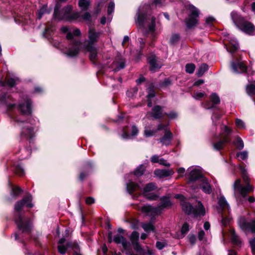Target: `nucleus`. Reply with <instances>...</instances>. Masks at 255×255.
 Masks as SVG:
<instances>
[{"mask_svg": "<svg viewBox=\"0 0 255 255\" xmlns=\"http://www.w3.org/2000/svg\"><path fill=\"white\" fill-rule=\"evenodd\" d=\"M149 10L150 6L148 4L140 6L136 13V23L141 27L146 26L152 40H154L157 35L155 32V17L150 15Z\"/></svg>", "mask_w": 255, "mask_h": 255, "instance_id": "1", "label": "nucleus"}, {"mask_svg": "<svg viewBox=\"0 0 255 255\" xmlns=\"http://www.w3.org/2000/svg\"><path fill=\"white\" fill-rule=\"evenodd\" d=\"M32 196L28 195L25 197L22 200L16 202L14 206V210L17 212L14 217L15 223L18 229L23 233L30 232L31 228V223L29 219H23L20 214L19 212L23 207L25 205L27 207L32 208L33 205L31 203Z\"/></svg>", "mask_w": 255, "mask_h": 255, "instance_id": "2", "label": "nucleus"}, {"mask_svg": "<svg viewBox=\"0 0 255 255\" xmlns=\"http://www.w3.org/2000/svg\"><path fill=\"white\" fill-rule=\"evenodd\" d=\"M240 170L242 174L243 180L247 184V186H242L240 179L235 181L233 187L234 195L237 200H239L241 197H246L248 193L253 190V187L249 184L250 179L247 175L246 169L245 167L240 166Z\"/></svg>", "mask_w": 255, "mask_h": 255, "instance_id": "3", "label": "nucleus"}, {"mask_svg": "<svg viewBox=\"0 0 255 255\" xmlns=\"http://www.w3.org/2000/svg\"><path fill=\"white\" fill-rule=\"evenodd\" d=\"M59 4L56 3L53 15V19L57 20H71L81 17V14L78 12H72V6L67 5L62 9H60Z\"/></svg>", "mask_w": 255, "mask_h": 255, "instance_id": "4", "label": "nucleus"}, {"mask_svg": "<svg viewBox=\"0 0 255 255\" xmlns=\"http://www.w3.org/2000/svg\"><path fill=\"white\" fill-rule=\"evenodd\" d=\"M230 15L233 23L237 28L249 35L255 34V27L251 22L246 20L235 11H232Z\"/></svg>", "mask_w": 255, "mask_h": 255, "instance_id": "5", "label": "nucleus"}, {"mask_svg": "<svg viewBox=\"0 0 255 255\" xmlns=\"http://www.w3.org/2000/svg\"><path fill=\"white\" fill-rule=\"evenodd\" d=\"M175 198L181 200V205L182 209L186 214H193L195 217L204 216L205 215V209L201 201L197 202V205L195 207H193L191 204L185 200L183 196L181 194H176Z\"/></svg>", "mask_w": 255, "mask_h": 255, "instance_id": "6", "label": "nucleus"}, {"mask_svg": "<svg viewBox=\"0 0 255 255\" xmlns=\"http://www.w3.org/2000/svg\"><path fill=\"white\" fill-rule=\"evenodd\" d=\"M160 203L158 207H153L150 205H144L143 206H138L137 209L140 210L147 215L154 217L160 214L161 210L164 208L170 207L171 203L169 197L166 196L162 197L160 199Z\"/></svg>", "mask_w": 255, "mask_h": 255, "instance_id": "7", "label": "nucleus"}, {"mask_svg": "<svg viewBox=\"0 0 255 255\" xmlns=\"http://www.w3.org/2000/svg\"><path fill=\"white\" fill-rule=\"evenodd\" d=\"M188 184L190 185V187L193 190H195L198 188V186L192 185L194 181L198 180L199 182L200 181L201 178H204L201 171L197 169L195 167H190L188 170Z\"/></svg>", "mask_w": 255, "mask_h": 255, "instance_id": "8", "label": "nucleus"}, {"mask_svg": "<svg viewBox=\"0 0 255 255\" xmlns=\"http://www.w3.org/2000/svg\"><path fill=\"white\" fill-rule=\"evenodd\" d=\"M240 228L247 234L249 232L255 233V219H247L244 217H241L238 220Z\"/></svg>", "mask_w": 255, "mask_h": 255, "instance_id": "9", "label": "nucleus"}, {"mask_svg": "<svg viewBox=\"0 0 255 255\" xmlns=\"http://www.w3.org/2000/svg\"><path fill=\"white\" fill-rule=\"evenodd\" d=\"M18 126L21 128L20 136L22 138H31L34 135V132L31 126L28 123L20 121L19 119H14Z\"/></svg>", "mask_w": 255, "mask_h": 255, "instance_id": "10", "label": "nucleus"}, {"mask_svg": "<svg viewBox=\"0 0 255 255\" xmlns=\"http://www.w3.org/2000/svg\"><path fill=\"white\" fill-rule=\"evenodd\" d=\"M189 17L186 19L185 22L187 26L190 28L198 24V17L199 16L200 11L198 8L193 5H189Z\"/></svg>", "mask_w": 255, "mask_h": 255, "instance_id": "11", "label": "nucleus"}, {"mask_svg": "<svg viewBox=\"0 0 255 255\" xmlns=\"http://www.w3.org/2000/svg\"><path fill=\"white\" fill-rule=\"evenodd\" d=\"M72 36H79L81 34V31L79 29L76 28L73 30L72 33ZM72 40V46L71 47L69 48L65 53L69 57H74L76 56L79 52L80 47H81V42L78 41H75L73 39Z\"/></svg>", "mask_w": 255, "mask_h": 255, "instance_id": "12", "label": "nucleus"}, {"mask_svg": "<svg viewBox=\"0 0 255 255\" xmlns=\"http://www.w3.org/2000/svg\"><path fill=\"white\" fill-rule=\"evenodd\" d=\"M113 241L117 244H121L127 255H137L129 251L130 243L123 236L120 235H115Z\"/></svg>", "mask_w": 255, "mask_h": 255, "instance_id": "13", "label": "nucleus"}, {"mask_svg": "<svg viewBox=\"0 0 255 255\" xmlns=\"http://www.w3.org/2000/svg\"><path fill=\"white\" fill-rule=\"evenodd\" d=\"M156 186L154 183H150L146 185L143 188V194L145 197L150 200H155L157 196L154 194L150 193L156 189Z\"/></svg>", "mask_w": 255, "mask_h": 255, "instance_id": "14", "label": "nucleus"}, {"mask_svg": "<svg viewBox=\"0 0 255 255\" xmlns=\"http://www.w3.org/2000/svg\"><path fill=\"white\" fill-rule=\"evenodd\" d=\"M101 33L96 31L94 28H90L88 31V40L87 43L83 46H95Z\"/></svg>", "mask_w": 255, "mask_h": 255, "instance_id": "15", "label": "nucleus"}, {"mask_svg": "<svg viewBox=\"0 0 255 255\" xmlns=\"http://www.w3.org/2000/svg\"><path fill=\"white\" fill-rule=\"evenodd\" d=\"M232 69L235 73H243L247 71V67L244 63L240 60L237 59L236 61L231 63Z\"/></svg>", "mask_w": 255, "mask_h": 255, "instance_id": "16", "label": "nucleus"}, {"mask_svg": "<svg viewBox=\"0 0 255 255\" xmlns=\"http://www.w3.org/2000/svg\"><path fill=\"white\" fill-rule=\"evenodd\" d=\"M139 234L138 232L134 231L132 233L130 237V240L132 244L134 250L137 253H140L143 251V249L138 244Z\"/></svg>", "mask_w": 255, "mask_h": 255, "instance_id": "17", "label": "nucleus"}, {"mask_svg": "<svg viewBox=\"0 0 255 255\" xmlns=\"http://www.w3.org/2000/svg\"><path fill=\"white\" fill-rule=\"evenodd\" d=\"M18 110L22 115H29L31 113V102L29 99H26L25 104L21 103L18 106Z\"/></svg>", "mask_w": 255, "mask_h": 255, "instance_id": "18", "label": "nucleus"}, {"mask_svg": "<svg viewBox=\"0 0 255 255\" xmlns=\"http://www.w3.org/2000/svg\"><path fill=\"white\" fill-rule=\"evenodd\" d=\"M165 113H163V107L155 106L152 109L150 113H148L147 116L150 115L155 119H161L164 117Z\"/></svg>", "mask_w": 255, "mask_h": 255, "instance_id": "19", "label": "nucleus"}, {"mask_svg": "<svg viewBox=\"0 0 255 255\" xmlns=\"http://www.w3.org/2000/svg\"><path fill=\"white\" fill-rule=\"evenodd\" d=\"M200 182V187L202 191L207 194H210L213 190L208 179L206 178H201Z\"/></svg>", "mask_w": 255, "mask_h": 255, "instance_id": "20", "label": "nucleus"}, {"mask_svg": "<svg viewBox=\"0 0 255 255\" xmlns=\"http://www.w3.org/2000/svg\"><path fill=\"white\" fill-rule=\"evenodd\" d=\"M219 207L218 210L219 213L228 212H230V206L224 196H221L218 201Z\"/></svg>", "mask_w": 255, "mask_h": 255, "instance_id": "21", "label": "nucleus"}, {"mask_svg": "<svg viewBox=\"0 0 255 255\" xmlns=\"http://www.w3.org/2000/svg\"><path fill=\"white\" fill-rule=\"evenodd\" d=\"M126 60L125 59L119 57L116 59L112 64V68L115 72H117L125 67Z\"/></svg>", "mask_w": 255, "mask_h": 255, "instance_id": "22", "label": "nucleus"}, {"mask_svg": "<svg viewBox=\"0 0 255 255\" xmlns=\"http://www.w3.org/2000/svg\"><path fill=\"white\" fill-rule=\"evenodd\" d=\"M174 171L172 169H157L154 171L156 176L159 178H164L173 175Z\"/></svg>", "mask_w": 255, "mask_h": 255, "instance_id": "23", "label": "nucleus"}, {"mask_svg": "<svg viewBox=\"0 0 255 255\" xmlns=\"http://www.w3.org/2000/svg\"><path fill=\"white\" fill-rule=\"evenodd\" d=\"M172 138V133L169 129H165L164 136L160 138V142L163 145L166 146L170 144L171 139Z\"/></svg>", "mask_w": 255, "mask_h": 255, "instance_id": "24", "label": "nucleus"}, {"mask_svg": "<svg viewBox=\"0 0 255 255\" xmlns=\"http://www.w3.org/2000/svg\"><path fill=\"white\" fill-rule=\"evenodd\" d=\"M83 48L90 53L89 58L91 61L96 59L98 50L95 46H83Z\"/></svg>", "mask_w": 255, "mask_h": 255, "instance_id": "25", "label": "nucleus"}, {"mask_svg": "<svg viewBox=\"0 0 255 255\" xmlns=\"http://www.w3.org/2000/svg\"><path fill=\"white\" fill-rule=\"evenodd\" d=\"M229 46H226L227 50L230 53H234L239 48V43L234 38H230Z\"/></svg>", "mask_w": 255, "mask_h": 255, "instance_id": "26", "label": "nucleus"}, {"mask_svg": "<svg viewBox=\"0 0 255 255\" xmlns=\"http://www.w3.org/2000/svg\"><path fill=\"white\" fill-rule=\"evenodd\" d=\"M127 189L128 192L131 194L133 192L141 189V187L131 181H129L127 183Z\"/></svg>", "mask_w": 255, "mask_h": 255, "instance_id": "27", "label": "nucleus"}, {"mask_svg": "<svg viewBox=\"0 0 255 255\" xmlns=\"http://www.w3.org/2000/svg\"><path fill=\"white\" fill-rule=\"evenodd\" d=\"M230 234L232 242L237 246L240 245L242 243L241 241L234 229H230Z\"/></svg>", "mask_w": 255, "mask_h": 255, "instance_id": "28", "label": "nucleus"}, {"mask_svg": "<svg viewBox=\"0 0 255 255\" xmlns=\"http://www.w3.org/2000/svg\"><path fill=\"white\" fill-rule=\"evenodd\" d=\"M149 63L150 64V70L153 72H155L161 67V66L157 63L154 56L149 57Z\"/></svg>", "mask_w": 255, "mask_h": 255, "instance_id": "29", "label": "nucleus"}, {"mask_svg": "<svg viewBox=\"0 0 255 255\" xmlns=\"http://www.w3.org/2000/svg\"><path fill=\"white\" fill-rule=\"evenodd\" d=\"M230 140L227 138L226 136H224L221 140H219L217 142L213 144V148L214 149L219 150L221 149L225 143L229 142Z\"/></svg>", "mask_w": 255, "mask_h": 255, "instance_id": "30", "label": "nucleus"}, {"mask_svg": "<svg viewBox=\"0 0 255 255\" xmlns=\"http://www.w3.org/2000/svg\"><path fill=\"white\" fill-rule=\"evenodd\" d=\"M221 221V223L223 226L226 227L230 225L231 221V217L226 215V212L220 213Z\"/></svg>", "mask_w": 255, "mask_h": 255, "instance_id": "31", "label": "nucleus"}, {"mask_svg": "<svg viewBox=\"0 0 255 255\" xmlns=\"http://www.w3.org/2000/svg\"><path fill=\"white\" fill-rule=\"evenodd\" d=\"M51 11V9H48L47 5H43L38 11L37 18L40 19L43 15L46 13H49Z\"/></svg>", "mask_w": 255, "mask_h": 255, "instance_id": "32", "label": "nucleus"}, {"mask_svg": "<svg viewBox=\"0 0 255 255\" xmlns=\"http://www.w3.org/2000/svg\"><path fill=\"white\" fill-rule=\"evenodd\" d=\"M91 2L89 0H79L78 2V5L83 11L87 10Z\"/></svg>", "mask_w": 255, "mask_h": 255, "instance_id": "33", "label": "nucleus"}, {"mask_svg": "<svg viewBox=\"0 0 255 255\" xmlns=\"http://www.w3.org/2000/svg\"><path fill=\"white\" fill-rule=\"evenodd\" d=\"M68 247H71V249L73 250L74 252V255H82L79 253V246L75 242L71 243L68 245Z\"/></svg>", "mask_w": 255, "mask_h": 255, "instance_id": "34", "label": "nucleus"}, {"mask_svg": "<svg viewBox=\"0 0 255 255\" xmlns=\"http://www.w3.org/2000/svg\"><path fill=\"white\" fill-rule=\"evenodd\" d=\"M9 185L11 188V196L16 198L21 192V189L18 187H12V185L9 182Z\"/></svg>", "mask_w": 255, "mask_h": 255, "instance_id": "35", "label": "nucleus"}, {"mask_svg": "<svg viewBox=\"0 0 255 255\" xmlns=\"http://www.w3.org/2000/svg\"><path fill=\"white\" fill-rule=\"evenodd\" d=\"M19 81L20 80L17 77L10 78L7 80L6 84L8 86L12 87L17 84Z\"/></svg>", "mask_w": 255, "mask_h": 255, "instance_id": "36", "label": "nucleus"}, {"mask_svg": "<svg viewBox=\"0 0 255 255\" xmlns=\"http://www.w3.org/2000/svg\"><path fill=\"white\" fill-rule=\"evenodd\" d=\"M141 227L146 232L154 231V227L151 223H143L141 225Z\"/></svg>", "mask_w": 255, "mask_h": 255, "instance_id": "37", "label": "nucleus"}, {"mask_svg": "<svg viewBox=\"0 0 255 255\" xmlns=\"http://www.w3.org/2000/svg\"><path fill=\"white\" fill-rule=\"evenodd\" d=\"M145 169V168L143 165H140L136 168L134 174L137 177L140 176L143 174Z\"/></svg>", "mask_w": 255, "mask_h": 255, "instance_id": "38", "label": "nucleus"}, {"mask_svg": "<svg viewBox=\"0 0 255 255\" xmlns=\"http://www.w3.org/2000/svg\"><path fill=\"white\" fill-rule=\"evenodd\" d=\"M208 66L206 64H203L199 68L197 74L198 76L200 77L208 70Z\"/></svg>", "mask_w": 255, "mask_h": 255, "instance_id": "39", "label": "nucleus"}, {"mask_svg": "<svg viewBox=\"0 0 255 255\" xmlns=\"http://www.w3.org/2000/svg\"><path fill=\"white\" fill-rule=\"evenodd\" d=\"M105 6V1L104 0H101L100 2H98L97 7L95 10V13L96 14H98L102 9Z\"/></svg>", "mask_w": 255, "mask_h": 255, "instance_id": "40", "label": "nucleus"}, {"mask_svg": "<svg viewBox=\"0 0 255 255\" xmlns=\"http://www.w3.org/2000/svg\"><path fill=\"white\" fill-rule=\"evenodd\" d=\"M234 144L239 149H242L244 146L243 140L239 137L237 138L234 142Z\"/></svg>", "mask_w": 255, "mask_h": 255, "instance_id": "41", "label": "nucleus"}, {"mask_svg": "<svg viewBox=\"0 0 255 255\" xmlns=\"http://www.w3.org/2000/svg\"><path fill=\"white\" fill-rule=\"evenodd\" d=\"M223 133H222V137L223 138L224 136L228 137V135L232 132V129L227 126H223L222 128ZM228 139V137H227Z\"/></svg>", "mask_w": 255, "mask_h": 255, "instance_id": "42", "label": "nucleus"}, {"mask_svg": "<svg viewBox=\"0 0 255 255\" xmlns=\"http://www.w3.org/2000/svg\"><path fill=\"white\" fill-rule=\"evenodd\" d=\"M211 99L212 103L214 104H217L220 103V99L219 96L215 93H212L211 94Z\"/></svg>", "mask_w": 255, "mask_h": 255, "instance_id": "43", "label": "nucleus"}, {"mask_svg": "<svg viewBox=\"0 0 255 255\" xmlns=\"http://www.w3.org/2000/svg\"><path fill=\"white\" fill-rule=\"evenodd\" d=\"M61 31L65 33H67L66 37L68 39H72V34L71 31H69V28L67 26H64L61 28Z\"/></svg>", "mask_w": 255, "mask_h": 255, "instance_id": "44", "label": "nucleus"}, {"mask_svg": "<svg viewBox=\"0 0 255 255\" xmlns=\"http://www.w3.org/2000/svg\"><path fill=\"white\" fill-rule=\"evenodd\" d=\"M70 243H69L67 244V246L65 247L63 245H58V252L61 254H64L66 250L68 248H71V247H68V245L70 244Z\"/></svg>", "mask_w": 255, "mask_h": 255, "instance_id": "45", "label": "nucleus"}, {"mask_svg": "<svg viewBox=\"0 0 255 255\" xmlns=\"http://www.w3.org/2000/svg\"><path fill=\"white\" fill-rule=\"evenodd\" d=\"M186 72L189 74H192L194 72L195 66L193 64H187L185 66Z\"/></svg>", "mask_w": 255, "mask_h": 255, "instance_id": "46", "label": "nucleus"}, {"mask_svg": "<svg viewBox=\"0 0 255 255\" xmlns=\"http://www.w3.org/2000/svg\"><path fill=\"white\" fill-rule=\"evenodd\" d=\"M237 127L240 129L245 128V124L244 122L241 119H237L235 122Z\"/></svg>", "mask_w": 255, "mask_h": 255, "instance_id": "47", "label": "nucleus"}, {"mask_svg": "<svg viewBox=\"0 0 255 255\" xmlns=\"http://www.w3.org/2000/svg\"><path fill=\"white\" fill-rule=\"evenodd\" d=\"M156 132V130H150L148 129L146 127L145 128L144 134L146 137H150L153 135Z\"/></svg>", "mask_w": 255, "mask_h": 255, "instance_id": "48", "label": "nucleus"}, {"mask_svg": "<svg viewBox=\"0 0 255 255\" xmlns=\"http://www.w3.org/2000/svg\"><path fill=\"white\" fill-rule=\"evenodd\" d=\"M155 96V92L153 89V86L151 85L148 88V95L147 96V99H151L154 97Z\"/></svg>", "mask_w": 255, "mask_h": 255, "instance_id": "49", "label": "nucleus"}, {"mask_svg": "<svg viewBox=\"0 0 255 255\" xmlns=\"http://www.w3.org/2000/svg\"><path fill=\"white\" fill-rule=\"evenodd\" d=\"M180 39V37L178 34H173L170 39V43L171 44H174L177 43Z\"/></svg>", "mask_w": 255, "mask_h": 255, "instance_id": "50", "label": "nucleus"}, {"mask_svg": "<svg viewBox=\"0 0 255 255\" xmlns=\"http://www.w3.org/2000/svg\"><path fill=\"white\" fill-rule=\"evenodd\" d=\"M15 172L19 176H22L24 174V169L20 165H17L15 167Z\"/></svg>", "mask_w": 255, "mask_h": 255, "instance_id": "51", "label": "nucleus"}, {"mask_svg": "<svg viewBox=\"0 0 255 255\" xmlns=\"http://www.w3.org/2000/svg\"><path fill=\"white\" fill-rule=\"evenodd\" d=\"M82 18L84 21H87L89 23L91 21V14L88 12H86L82 16Z\"/></svg>", "mask_w": 255, "mask_h": 255, "instance_id": "52", "label": "nucleus"}, {"mask_svg": "<svg viewBox=\"0 0 255 255\" xmlns=\"http://www.w3.org/2000/svg\"><path fill=\"white\" fill-rule=\"evenodd\" d=\"M237 156L242 160H245L247 158L248 156V152L243 151L237 154Z\"/></svg>", "mask_w": 255, "mask_h": 255, "instance_id": "53", "label": "nucleus"}, {"mask_svg": "<svg viewBox=\"0 0 255 255\" xmlns=\"http://www.w3.org/2000/svg\"><path fill=\"white\" fill-rule=\"evenodd\" d=\"M205 94L203 92H197L194 93L193 97L196 100H200L203 98Z\"/></svg>", "mask_w": 255, "mask_h": 255, "instance_id": "54", "label": "nucleus"}, {"mask_svg": "<svg viewBox=\"0 0 255 255\" xmlns=\"http://www.w3.org/2000/svg\"><path fill=\"white\" fill-rule=\"evenodd\" d=\"M115 8V3L113 2H111L108 7V13L110 15L111 14L114 10Z\"/></svg>", "mask_w": 255, "mask_h": 255, "instance_id": "55", "label": "nucleus"}, {"mask_svg": "<svg viewBox=\"0 0 255 255\" xmlns=\"http://www.w3.org/2000/svg\"><path fill=\"white\" fill-rule=\"evenodd\" d=\"M165 115H167L170 119H175L178 116L177 113L174 111H171L169 113H165Z\"/></svg>", "mask_w": 255, "mask_h": 255, "instance_id": "56", "label": "nucleus"}, {"mask_svg": "<svg viewBox=\"0 0 255 255\" xmlns=\"http://www.w3.org/2000/svg\"><path fill=\"white\" fill-rule=\"evenodd\" d=\"M189 225H188L187 223H184L183 226H182V227L181 228V233L183 235H185V234H186L188 231H189Z\"/></svg>", "mask_w": 255, "mask_h": 255, "instance_id": "57", "label": "nucleus"}, {"mask_svg": "<svg viewBox=\"0 0 255 255\" xmlns=\"http://www.w3.org/2000/svg\"><path fill=\"white\" fill-rule=\"evenodd\" d=\"M250 244L253 254L255 255V238L250 240Z\"/></svg>", "mask_w": 255, "mask_h": 255, "instance_id": "58", "label": "nucleus"}, {"mask_svg": "<svg viewBox=\"0 0 255 255\" xmlns=\"http://www.w3.org/2000/svg\"><path fill=\"white\" fill-rule=\"evenodd\" d=\"M165 129H168L167 128V126L166 125H163L161 124H160L158 125L157 128L155 130H156V132L158 130H160L161 129H163L164 130V132H165Z\"/></svg>", "mask_w": 255, "mask_h": 255, "instance_id": "59", "label": "nucleus"}, {"mask_svg": "<svg viewBox=\"0 0 255 255\" xmlns=\"http://www.w3.org/2000/svg\"><path fill=\"white\" fill-rule=\"evenodd\" d=\"M159 163L160 165H164V166H167V167H168L170 165V163H168L167 162V161L166 160L164 159L163 158L160 159V160L159 161Z\"/></svg>", "mask_w": 255, "mask_h": 255, "instance_id": "60", "label": "nucleus"}, {"mask_svg": "<svg viewBox=\"0 0 255 255\" xmlns=\"http://www.w3.org/2000/svg\"><path fill=\"white\" fill-rule=\"evenodd\" d=\"M159 157L157 155H154L151 157V161L153 163H159Z\"/></svg>", "mask_w": 255, "mask_h": 255, "instance_id": "61", "label": "nucleus"}, {"mask_svg": "<svg viewBox=\"0 0 255 255\" xmlns=\"http://www.w3.org/2000/svg\"><path fill=\"white\" fill-rule=\"evenodd\" d=\"M132 131H131V136H135L136 135H137V134L138 133V129L137 128L133 126L132 127Z\"/></svg>", "mask_w": 255, "mask_h": 255, "instance_id": "62", "label": "nucleus"}, {"mask_svg": "<svg viewBox=\"0 0 255 255\" xmlns=\"http://www.w3.org/2000/svg\"><path fill=\"white\" fill-rule=\"evenodd\" d=\"M215 20V19L213 17H209L206 19V22L207 24L210 26L212 25V22Z\"/></svg>", "mask_w": 255, "mask_h": 255, "instance_id": "63", "label": "nucleus"}, {"mask_svg": "<svg viewBox=\"0 0 255 255\" xmlns=\"http://www.w3.org/2000/svg\"><path fill=\"white\" fill-rule=\"evenodd\" d=\"M165 245L163 243L160 242H157L156 244V248L159 250H162L164 247Z\"/></svg>", "mask_w": 255, "mask_h": 255, "instance_id": "64", "label": "nucleus"}]
</instances>
